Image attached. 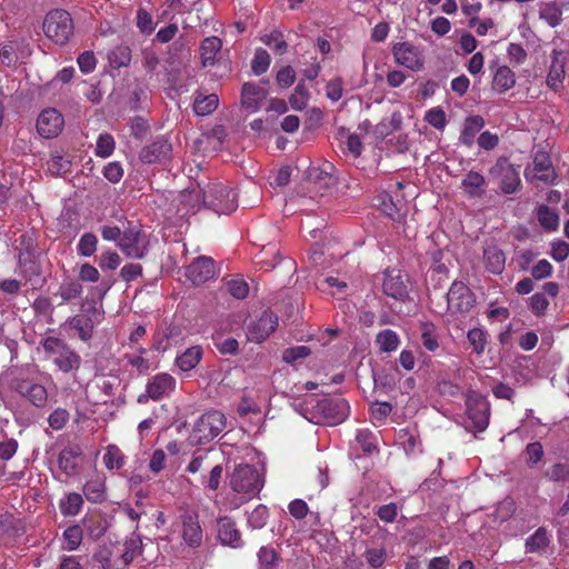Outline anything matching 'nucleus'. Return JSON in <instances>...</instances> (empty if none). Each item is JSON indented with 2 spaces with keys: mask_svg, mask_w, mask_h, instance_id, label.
<instances>
[{
  "mask_svg": "<svg viewBox=\"0 0 569 569\" xmlns=\"http://www.w3.org/2000/svg\"><path fill=\"white\" fill-rule=\"evenodd\" d=\"M383 292L397 300L405 301L409 297L407 288V276H402L400 271L395 274L393 271H387L382 283Z\"/></svg>",
  "mask_w": 569,
  "mask_h": 569,
  "instance_id": "aec40b11",
  "label": "nucleus"
},
{
  "mask_svg": "<svg viewBox=\"0 0 569 569\" xmlns=\"http://www.w3.org/2000/svg\"><path fill=\"white\" fill-rule=\"evenodd\" d=\"M485 127V120L481 116H470L465 120L459 141L466 147H471L476 134Z\"/></svg>",
  "mask_w": 569,
  "mask_h": 569,
  "instance_id": "bb28decb",
  "label": "nucleus"
},
{
  "mask_svg": "<svg viewBox=\"0 0 569 569\" xmlns=\"http://www.w3.org/2000/svg\"><path fill=\"white\" fill-rule=\"evenodd\" d=\"M172 151V146L164 137H158L152 143L143 147L139 153L141 162L151 164L168 159Z\"/></svg>",
  "mask_w": 569,
  "mask_h": 569,
  "instance_id": "dca6fc26",
  "label": "nucleus"
},
{
  "mask_svg": "<svg viewBox=\"0 0 569 569\" xmlns=\"http://www.w3.org/2000/svg\"><path fill=\"white\" fill-rule=\"evenodd\" d=\"M202 192L203 189L199 187L192 189H184L180 193V203L187 207V210H197L202 204Z\"/></svg>",
  "mask_w": 569,
  "mask_h": 569,
  "instance_id": "ea45409f",
  "label": "nucleus"
},
{
  "mask_svg": "<svg viewBox=\"0 0 569 569\" xmlns=\"http://www.w3.org/2000/svg\"><path fill=\"white\" fill-rule=\"evenodd\" d=\"M19 266L22 269V274L28 281L33 283L43 282L42 279V268L40 262L37 260L36 256L28 252V257H23V254H19Z\"/></svg>",
  "mask_w": 569,
  "mask_h": 569,
  "instance_id": "b1692460",
  "label": "nucleus"
},
{
  "mask_svg": "<svg viewBox=\"0 0 569 569\" xmlns=\"http://www.w3.org/2000/svg\"><path fill=\"white\" fill-rule=\"evenodd\" d=\"M376 342L379 346L380 351L391 352L398 348L400 340L393 330L385 329L377 335Z\"/></svg>",
  "mask_w": 569,
  "mask_h": 569,
  "instance_id": "58836bf2",
  "label": "nucleus"
},
{
  "mask_svg": "<svg viewBox=\"0 0 569 569\" xmlns=\"http://www.w3.org/2000/svg\"><path fill=\"white\" fill-rule=\"evenodd\" d=\"M349 415V403L342 398H325L313 406L312 417L308 418L315 423L338 425Z\"/></svg>",
  "mask_w": 569,
  "mask_h": 569,
  "instance_id": "20e7f679",
  "label": "nucleus"
},
{
  "mask_svg": "<svg viewBox=\"0 0 569 569\" xmlns=\"http://www.w3.org/2000/svg\"><path fill=\"white\" fill-rule=\"evenodd\" d=\"M202 204L218 214H229L237 209L238 197L228 186L211 182L203 189Z\"/></svg>",
  "mask_w": 569,
  "mask_h": 569,
  "instance_id": "f257e3e1",
  "label": "nucleus"
},
{
  "mask_svg": "<svg viewBox=\"0 0 569 569\" xmlns=\"http://www.w3.org/2000/svg\"><path fill=\"white\" fill-rule=\"evenodd\" d=\"M483 260L486 269L493 274H500L505 270L506 256L497 246H488L483 250Z\"/></svg>",
  "mask_w": 569,
  "mask_h": 569,
  "instance_id": "393cba45",
  "label": "nucleus"
},
{
  "mask_svg": "<svg viewBox=\"0 0 569 569\" xmlns=\"http://www.w3.org/2000/svg\"><path fill=\"white\" fill-rule=\"evenodd\" d=\"M568 56L563 50L553 49L551 52V64L547 76V84L553 91H559L566 77V63Z\"/></svg>",
  "mask_w": 569,
  "mask_h": 569,
  "instance_id": "a211bd4d",
  "label": "nucleus"
},
{
  "mask_svg": "<svg viewBox=\"0 0 569 569\" xmlns=\"http://www.w3.org/2000/svg\"><path fill=\"white\" fill-rule=\"evenodd\" d=\"M182 538L189 547L196 548L202 543V529L199 516L194 511H187L181 516Z\"/></svg>",
  "mask_w": 569,
  "mask_h": 569,
  "instance_id": "6ab92c4d",
  "label": "nucleus"
},
{
  "mask_svg": "<svg viewBox=\"0 0 569 569\" xmlns=\"http://www.w3.org/2000/svg\"><path fill=\"white\" fill-rule=\"evenodd\" d=\"M226 427L223 413L217 410L207 411L196 421L189 442L192 446H201L214 439Z\"/></svg>",
  "mask_w": 569,
  "mask_h": 569,
  "instance_id": "f03ea898",
  "label": "nucleus"
},
{
  "mask_svg": "<svg viewBox=\"0 0 569 569\" xmlns=\"http://www.w3.org/2000/svg\"><path fill=\"white\" fill-rule=\"evenodd\" d=\"M230 487L238 493L256 496L261 491L263 480L256 467L240 463L230 473Z\"/></svg>",
  "mask_w": 569,
  "mask_h": 569,
  "instance_id": "39448f33",
  "label": "nucleus"
},
{
  "mask_svg": "<svg viewBox=\"0 0 569 569\" xmlns=\"http://www.w3.org/2000/svg\"><path fill=\"white\" fill-rule=\"evenodd\" d=\"M525 177L531 182L537 180L548 186L555 184L558 176L548 152L543 150L535 152L532 167L525 169Z\"/></svg>",
  "mask_w": 569,
  "mask_h": 569,
  "instance_id": "6e6552de",
  "label": "nucleus"
},
{
  "mask_svg": "<svg viewBox=\"0 0 569 569\" xmlns=\"http://www.w3.org/2000/svg\"><path fill=\"white\" fill-rule=\"evenodd\" d=\"M53 361L61 371L70 372L79 369L81 359L80 356L67 345L66 347H62Z\"/></svg>",
  "mask_w": 569,
  "mask_h": 569,
  "instance_id": "cd10ccee",
  "label": "nucleus"
},
{
  "mask_svg": "<svg viewBox=\"0 0 569 569\" xmlns=\"http://www.w3.org/2000/svg\"><path fill=\"white\" fill-rule=\"evenodd\" d=\"M219 104V98L217 94L211 93L203 96L201 93L197 94L193 101V110L198 116H208L211 114Z\"/></svg>",
  "mask_w": 569,
  "mask_h": 569,
  "instance_id": "f704fd0d",
  "label": "nucleus"
},
{
  "mask_svg": "<svg viewBox=\"0 0 569 569\" xmlns=\"http://www.w3.org/2000/svg\"><path fill=\"white\" fill-rule=\"evenodd\" d=\"M63 124V116L57 109L49 108L39 114L37 130L41 137L51 139L62 131Z\"/></svg>",
  "mask_w": 569,
  "mask_h": 569,
  "instance_id": "4468645a",
  "label": "nucleus"
},
{
  "mask_svg": "<svg viewBox=\"0 0 569 569\" xmlns=\"http://www.w3.org/2000/svg\"><path fill=\"white\" fill-rule=\"evenodd\" d=\"M113 551L110 546H99V548L93 553V559L98 562L102 569H120L116 567L112 562Z\"/></svg>",
  "mask_w": 569,
  "mask_h": 569,
  "instance_id": "49530a36",
  "label": "nucleus"
},
{
  "mask_svg": "<svg viewBox=\"0 0 569 569\" xmlns=\"http://www.w3.org/2000/svg\"><path fill=\"white\" fill-rule=\"evenodd\" d=\"M402 124V116L399 111L391 114L389 120H382L376 127V133L385 138L395 131L400 130Z\"/></svg>",
  "mask_w": 569,
  "mask_h": 569,
  "instance_id": "79ce46f5",
  "label": "nucleus"
},
{
  "mask_svg": "<svg viewBox=\"0 0 569 569\" xmlns=\"http://www.w3.org/2000/svg\"><path fill=\"white\" fill-rule=\"evenodd\" d=\"M69 412L66 409L57 408L48 418L49 426L54 430H61L69 420Z\"/></svg>",
  "mask_w": 569,
  "mask_h": 569,
  "instance_id": "69168bd1",
  "label": "nucleus"
},
{
  "mask_svg": "<svg viewBox=\"0 0 569 569\" xmlns=\"http://www.w3.org/2000/svg\"><path fill=\"white\" fill-rule=\"evenodd\" d=\"M228 292L236 299H244L249 292L248 283L242 279H233L227 283Z\"/></svg>",
  "mask_w": 569,
  "mask_h": 569,
  "instance_id": "0e129e2a",
  "label": "nucleus"
},
{
  "mask_svg": "<svg viewBox=\"0 0 569 569\" xmlns=\"http://www.w3.org/2000/svg\"><path fill=\"white\" fill-rule=\"evenodd\" d=\"M392 54L398 64L412 71L423 68L425 59L420 50L410 42H397L392 46Z\"/></svg>",
  "mask_w": 569,
  "mask_h": 569,
  "instance_id": "f8f14e48",
  "label": "nucleus"
},
{
  "mask_svg": "<svg viewBox=\"0 0 569 569\" xmlns=\"http://www.w3.org/2000/svg\"><path fill=\"white\" fill-rule=\"evenodd\" d=\"M355 441L366 455H370L377 450L376 439L372 432L368 430L358 431Z\"/></svg>",
  "mask_w": 569,
  "mask_h": 569,
  "instance_id": "6e6d98bb",
  "label": "nucleus"
},
{
  "mask_svg": "<svg viewBox=\"0 0 569 569\" xmlns=\"http://www.w3.org/2000/svg\"><path fill=\"white\" fill-rule=\"evenodd\" d=\"M63 537L68 543V549L74 550L82 541V529L78 525L70 526L64 530Z\"/></svg>",
  "mask_w": 569,
  "mask_h": 569,
  "instance_id": "e2e57ef3",
  "label": "nucleus"
},
{
  "mask_svg": "<svg viewBox=\"0 0 569 569\" xmlns=\"http://www.w3.org/2000/svg\"><path fill=\"white\" fill-rule=\"evenodd\" d=\"M525 455L527 466L529 468H535L543 458V447L538 441L530 442L526 447Z\"/></svg>",
  "mask_w": 569,
  "mask_h": 569,
  "instance_id": "de8ad7c7",
  "label": "nucleus"
},
{
  "mask_svg": "<svg viewBox=\"0 0 569 569\" xmlns=\"http://www.w3.org/2000/svg\"><path fill=\"white\" fill-rule=\"evenodd\" d=\"M539 17L551 28L558 27L562 21V3H558L556 1L541 3Z\"/></svg>",
  "mask_w": 569,
  "mask_h": 569,
  "instance_id": "c85d7f7f",
  "label": "nucleus"
},
{
  "mask_svg": "<svg viewBox=\"0 0 569 569\" xmlns=\"http://www.w3.org/2000/svg\"><path fill=\"white\" fill-rule=\"evenodd\" d=\"M176 387V380L169 373L156 375L146 387V392L141 393L137 401L140 405H146L149 399L158 401L164 396L169 395Z\"/></svg>",
  "mask_w": 569,
  "mask_h": 569,
  "instance_id": "9b49d317",
  "label": "nucleus"
},
{
  "mask_svg": "<svg viewBox=\"0 0 569 569\" xmlns=\"http://www.w3.org/2000/svg\"><path fill=\"white\" fill-rule=\"evenodd\" d=\"M142 238L141 228L129 223V227L122 231L117 246L128 258L142 259L148 252L147 244L141 243Z\"/></svg>",
  "mask_w": 569,
  "mask_h": 569,
  "instance_id": "9d476101",
  "label": "nucleus"
},
{
  "mask_svg": "<svg viewBox=\"0 0 569 569\" xmlns=\"http://www.w3.org/2000/svg\"><path fill=\"white\" fill-rule=\"evenodd\" d=\"M217 533L219 541L231 548H241L243 546V540L241 537V532L237 528L236 521L228 517H220L217 520Z\"/></svg>",
  "mask_w": 569,
  "mask_h": 569,
  "instance_id": "f3484780",
  "label": "nucleus"
},
{
  "mask_svg": "<svg viewBox=\"0 0 569 569\" xmlns=\"http://www.w3.org/2000/svg\"><path fill=\"white\" fill-rule=\"evenodd\" d=\"M73 21L63 9H54L47 13L43 21L44 34L57 44H66L73 34Z\"/></svg>",
  "mask_w": 569,
  "mask_h": 569,
  "instance_id": "7ed1b4c3",
  "label": "nucleus"
},
{
  "mask_svg": "<svg viewBox=\"0 0 569 569\" xmlns=\"http://www.w3.org/2000/svg\"><path fill=\"white\" fill-rule=\"evenodd\" d=\"M552 264L546 260H539L532 268H531V276L536 280H542L551 276L552 273Z\"/></svg>",
  "mask_w": 569,
  "mask_h": 569,
  "instance_id": "338daca9",
  "label": "nucleus"
},
{
  "mask_svg": "<svg viewBox=\"0 0 569 569\" xmlns=\"http://www.w3.org/2000/svg\"><path fill=\"white\" fill-rule=\"evenodd\" d=\"M268 91L253 82H244L241 88V106L250 111H257L267 98Z\"/></svg>",
  "mask_w": 569,
  "mask_h": 569,
  "instance_id": "412c9836",
  "label": "nucleus"
},
{
  "mask_svg": "<svg viewBox=\"0 0 569 569\" xmlns=\"http://www.w3.org/2000/svg\"><path fill=\"white\" fill-rule=\"evenodd\" d=\"M83 505V498L78 492H70L59 502V509L66 517L76 516L80 512Z\"/></svg>",
  "mask_w": 569,
  "mask_h": 569,
  "instance_id": "e433bc0d",
  "label": "nucleus"
},
{
  "mask_svg": "<svg viewBox=\"0 0 569 569\" xmlns=\"http://www.w3.org/2000/svg\"><path fill=\"white\" fill-rule=\"evenodd\" d=\"M247 526L251 530L263 529L269 520V509L264 505H258L252 511H247Z\"/></svg>",
  "mask_w": 569,
  "mask_h": 569,
  "instance_id": "c9c22d12",
  "label": "nucleus"
},
{
  "mask_svg": "<svg viewBox=\"0 0 569 569\" xmlns=\"http://www.w3.org/2000/svg\"><path fill=\"white\" fill-rule=\"evenodd\" d=\"M270 56L264 49H257L251 61L252 72L257 76L264 73L270 66Z\"/></svg>",
  "mask_w": 569,
  "mask_h": 569,
  "instance_id": "603ef678",
  "label": "nucleus"
},
{
  "mask_svg": "<svg viewBox=\"0 0 569 569\" xmlns=\"http://www.w3.org/2000/svg\"><path fill=\"white\" fill-rule=\"evenodd\" d=\"M202 353L200 346H192L176 358V365L181 371H190L200 362Z\"/></svg>",
  "mask_w": 569,
  "mask_h": 569,
  "instance_id": "c756f323",
  "label": "nucleus"
},
{
  "mask_svg": "<svg viewBox=\"0 0 569 569\" xmlns=\"http://www.w3.org/2000/svg\"><path fill=\"white\" fill-rule=\"evenodd\" d=\"M311 353V350L307 346H297L288 348L282 353V360L287 363L292 365L298 359H305Z\"/></svg>",
  "mask_w": 569,
  "mask_h": 569,
  "instance_id": "bf43d9fd",
  "label": "nucleus"
},
{
  "mask_svg": "<svg viewBox=\"0 0 569 569\" xmlns=\"http://www.w3.org/2000/svg\"><path fill=\"white\" fill-rule=\"evenodd\" d=\"M309 92L302 82H299L295 92L290 96L289 102L295 110H302L307 106Z\"/></svg>",
  "mask_w": 569,
  "mask_h": 569,
  "instance_id": "864d4df0",
  "label": "nucleus"
},
{
  "mask_svg": "<svg viewBox=\"0 0 569 569\" xmlns=\"http://www.w3.org/2000/svg\"><path fill=\"white\" fill-rule=\"evenodd\" d=\"M82 292V286L78 281H70L68 283L61 284L59 291L54 293V296H59L61 298V302H67L72 299L78 298Z\"/></svg>",
  "mask_w": 569,
  "mask_h": 569,
  "instance_id": "8fccbe9b",
  "label": "nucleus"
},
{
  "mask_svg": "<svg viewBox=\"0 0 569 569\" xmlns=\"http://www.w3.org/2000/svg\"><path fill=\"white\" fill-rule=\"evenodd\" d=\"M487 332L480 328L468 331L467 338L477 355H481L487 346Z\"/></svg>",
  "mask_w": 569,
  "mask_h": 569,
  "instance_id": "09e8293b",
  "label": "nucleus"
},
{
  "mask_svg": "<svg viewBox=\"0 0 569 569\" xmlns=\"http://www.w3.org/2000/svg\"><path fill=\"white\" fill-rule=\"evenodd\" d=\"M266 46L272 47L279 54H282L287 50V42L282 40L281 32L274 30L270 34H266L261 38Z\"/></svg>",
  "mask_w": 569,
  "mask_h": 569,
  "instance_id": "052dcab7",
  "label": "nucleus"
},
{
  "mask_svg": "<svg viewBox=\"0 0 569 569\" xmlns=\"http://www.w3.org/2000/svg\"><path fill=\"white\" fill-rule=\"evenodd\" d=\"M335 168L331 163L322 168H310L308 170V180L319 189H331L337 186L338 179L333 174Z\"/></svg>",
  "mask_w": 569,
  "mask_h": 569,
  "instance_id": "5701e85b",
  "label": "nucleus"
},
{
  "mask_svg": "<svg viewBox=\"0 0 569 569\" xmlns=\"http://www.w3.org/2000/svg\"><path fill=\"white\" fill-rule=\"evenodd\" d=\"M214 274L213 259L204 256L198 257L186 270V277L196 286L212 279Z\"/></svg>",
  "mask_w": 569,
  "mask_h": 569,
  "instance_id": "2eb2a0df",
  "label": "nucleus"
},
{
  "mask_svg": "<svg viewBox=\"0 0 569 569\" xmlns=\"http://www.w3.org/2000/svg\"><path fill=\"white\" fill-rule=\"evenodd\" d=\"M425 120L436 129H443L447 124L446 113L441 108H432L427 111Z\"/></svg>",
  "mask_w": 569,
  "mask_h": 569,
  "instance_id": "680f3d73",
  "label": "nucleus"
},
{
  "mask_svg": "<svg viewBox=\"0 0 569 569\" xmlns=\"http://www.w3.org/2000/svg\"><path fill=\"white\" fill-rule=\"evenodd\" d=\"M545 477L552 482H565L569 480V465L558 462L545 471Z\"/></svg>",
  "mask_w": 569,
  "mask_h": 569,
  "instance_id": "a18cd8bd",
  "label": "nucleus"
},
{
  "mask_svg": "<svg viewBox=\"0 0 569 569\" xmlns=\"http://www.w3.org/2000/svg\"><path fill=\"white\" fill-rule=\"evenodd\" d=\"M538 221L541 227L549 231H553L559 226L558 214L548 206H540L538 209Z\"/></svg>",
  "mask_w": 569,
  "mask_h": 569,
  "instance_id": "c03bdc74",
  "label": "nucleus"
},
{
  "mask_svg": "<svg viewBox=\"0 0 569 569\" xmlns=\"http://www.w3.org/2000/svg\"><path fill=\"white\" fill-rule=\"evenodd\" d=\"M120 262L121 258L116 251H106L100 257L99 266L102 270H114Z\"/></svg>",
  "mask_w": 569,
  "mask_h": 569,
  "instance_id": "774afa93",
  "label": "nucleus"
},
{
  "mask_svg": "<svg viewBox=\"0 0 569 569\" xmlns=\"http://www.w3.org/2000/svg\"><path fill=\"white\" fill-rule=\"evenodd\" d=\"M516 83L515 72L507 66L497 69L492 80V88L498 92H505L511 89Z\"/></svg>",
  "mask_w": 569,
  "mask_h": 569,
  "instance_id": "2f4dec72",
  "label": "nucleus"
},
{
  "mask_svg": "<svg viewBox=\"0 0 569 569\" xmlns=\"http://www.w3.org/2000/svg\"><path fill=\"white\" fill-rule=\"evenodd\" d=\"M448 309L452 313L466 315L476 303L475 293L462 281H453L447 293Z\"/></svg>",
  "mask_w": 569,
  "mask_h": 569,
  "instance_id": "1a4fd4ad",
  "label": "nucleus"
},
{
  "mask_svg": "<svg viewBox=\"0 0 569 569\" xmlns=\"http://www.w3.org/2000/svg\"><path fill=\"white\" fill-rule=\"evenodd\" d=\"M260 569H277L280 557L271 547H261L258 551Z\"/></svg>",
  "mask_w": 569,
  "mask_h": 569,
  "instance_id": "37998d69",
  "label": "nucleus"
},
{
  "mask_svg": "<svg viewBox=\"0 0 569 569\" xmlns=\"http://www.w3.org/2000/svg\"><path fill=\"white\" fill-rule=\"evenodd\" d=\"M82 450L79 446L66 447L58 456V467L68 477L76 476L79 472V459Z\"/></svg>",
  "mask_w": 569,
  "mask_h": 569,
  "instance_id": "4be33fe9",
  "label": "nucleus"
},
{
  "mask_svg": "<svg viewBox=\"0 0 569 569\" xmlns=\"http://www.w3.org/2000/svg\"><path fill=\"white\" fill-rule=\"evenodd\" d=\"M114 150L113 137L109 133L100 134L97 140L96 156L100 158H108Z\"/></svg>",
  "mask_w": 569,
  "mask_h": 569,
  "instance_id": "5fc2aeb1",
  "label": "nucleus"
},
{
  "mask_svg": "<svg viewBox=\"0 0 569 569\" xmlns=\"http://www.w3.org/2000/svg\"><path fill=\"white\" fill-rule=\"evenodd\" d=\"M98 239L92 232L83 233L78 242V253L83 257L92 256L97 250Z\"/></svg>",
  "mask_w": 569,
  "mask_h": 569,
  "instance_id": "3c124183",
  "label": "nucleus"
},
{
  "mask_svg": "<svg viewBox=\"0 0 569 569\" xmlns=\"http://www.w3.org/2000/svg\"><path fill=\"white\" fill-rule=\"evenodd\" d=\"M48 171L53 176H60L70 170L71 162L64 159L62 156H53L47 162Z\"/></svg>",
  "mask_w": 569,
  "mask_h": 569,
  "instance_id": "13d9d810",
  "label": "nucleus"
},
{
  "mask_svg": "<svg viewBox=\"0 0 569 569\" xmlns=\"http://www.w3.org/2000/svg\"><path fill=\"white\" fill-rule=\"evenodd\" d=\"M69 327L78 332V337L82 341L91 339L93 333V321L90 317L84 315H77L69 319Z\"/></svg>",
  "mask_w": 569,
  "mask_h": 569,
  "instance_id": "473e14b6",
  "label": "nucleus"
},
{
  "mask_svg": "<svg viewBox=\"0 0 569 569\" xmlns=\"http://www.w3.org/2000/svg\"><path fill=\"white\" fill-rule=\"evenodd\" d=\"M489 179L498 184L499 189L511 194L520 186L519 171L506 157H500L489 170Z\"/></svg>",
  "mask_w": 569,
  "mask_h": 569,
  "instance_id": "423d86ee",
  "label": "nucleus"
},
{
  "mask_svg": "<svg viewBox=\"0 0 569 569\" xmlns=\"http://www.w3.org/2000/svg\"><path fill=\"white\" fill-rule=\"evenodd\" d=\"M83 495L92 503H102L107 500V488L103 478L97 477L88 480L83 486Z\"/></svg>",
  "mask_w": 569,
  "mask_h": 569,
  "instance_id": "a878e982",
  "label": "nucleus"
},
{
  "mask_svg": "<svg viewBox=\"0 0 569 569\" xmlns=\"http://www.w3.org/2000/svg\"><path fill=\"white\" fill-rule=\"evenodd\" d=\"M278 326V316L271 310H264L260 318L250 322L247 337L250 341L260 343L267 339Z\"/></svg>",
  "mask_w": 569,
  "mask_h": 569,
  "instance_id": "ddd939ff",
  "label": "nucleus"
},
{
  "mask_svg": "<svg viewBox=\"0 0 569 569\" xmlns=\"http://www.w3.org/2000/svg\"><path fill=\"white\" fill-rule=\"evenodd\" d=\"M466 406L468 418L472 425V428L470 426L466 428L475 432L485 431L489 425L490 417V406L487 399L473 392L468 396Z\"/></svg>",
  "mask_w": 569,
  "mask_h": 569,
  "instance_id": "0eeeda50",
  "label": "nucleus"
},
{
  "mask_svg": "<svg viewBox=\"0 0 569 569\" xmlns=\"http://www.w3.org/2000/svg\"><path fill=\"white\" fill-rule=\"evenodd\" d=\"M549 545L547 530L542 527L538 528L526 541L527 552H539Z\"/></svg>",
  "mask_w": 569,
  "mask_h": 569,
  "instance_id": "a19ab883",
  "label": "nucleus"
},
{
  "mask_svg": "<svg viewBox=\"0 0 569 569\" xmlns=\"http://www.w3.org/2000/svg\"><path fill=\"white\" fill-rule=\"evenodd\" d=\"M222 42L218 37L206 38L200 46V57L203 67L212 66L216 54L220 51Z\"/></svg>",
  "mask_w": 569,
  "mask_h": 569,
  "instance_id": "7c9ffc66",
  "label": "nucleus"
},
{
  "mask_svg": "<svg viewBox=\"0 0 569 569\" xmlns=\"http://www.w3.org/2000/svg\"><path fill=\"white\" fill-rule=\"evenodd\" d=\"M108 60L113 69L127 67L131 61V49L128 46H117L108 53Z\"/></svg>",
  "mask_w": 569,
  "mask_h": 569,
  "instance_id": "4c0bfd02",
  "label": "nucleus"
},
{
  "mask_svg": "<svg viewBox=\"0 0 569 569\" xmlns=\"http://www.w3.org/2000/svg\"><path fill=\"white\" fill-rule=\"evenodd\" d=\"M103 461L108 469H120L123 466V455L117 446H109L103 456Z\"/></svg>",
  "mask_w": 569,
  "mask_h": 569,
  "instance_id": "4d7b16f0",
  "label": "nucleus"
},
{
  "mask_svg": "<svg viewBox=\"0 0 569 569\" xmlns=\"http://www.w3.org/2000/svg\"><path fill=\"white\" fill-rule=\"evenodd\" d=\"M486 179L482 174L477 171H469L461 182V186L471 197H482L485 194L483 186Z\"/></svg>",
  "mask_w": 569,
  "mask_h": 569,
  "instance_id": "72a5a7b5",
  "label": "nucleus"
}]
</instances>
